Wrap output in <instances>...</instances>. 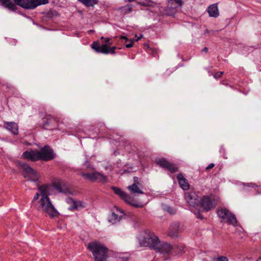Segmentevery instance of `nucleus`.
I'll return each instance as SVG.
<instances>
[{"label":"nucleus","mask_w":261,"mask_h":261,"mask_svg":"<svg viewBox=\"0 0 261 261\" xmlns=\"http://www.w3.org/2000/svg\"><path fill=\"white\" fill-rule=\"evenodd\" d=\"M124 215V212L118 207L115 206L113 211L109 216L108 221L112 224L119 222Z\"/></svg>","instance_id":"f8f14e48"},{"label":"nucleus","mask_w":261,"mask_h":261,"mask_svg":"<svg viewBox=\"0 0 261 261\" xmlns=\"http://www.w3.org/2000/svg\"><path fill=\"white\" fill-rule=\"evenodd\" d=\"M256 261H261V257H259Z\"/></svg>","instance_id":"a18cd8bd"},{"label":"nucleus","mask_w":261,"mask_h":261,"mask_svg":"<svg viewBox=\"0 0 261 261\" xmlns=\"http://www.w3.org/2000/svg\"><path fill=\"white\" fill-rule=\"evenodd\" d=\"M122 11H124V13H127L132 11V8L128 6H126L121 8Z\"/></svg>","instance_id":"2f4dec72"},{"label":"nucleus","mask_w":261,"mask_h":261,"mask_svg":"<svg viewBox=\"0 0 261 261\" xmlns=\"http://www.w3.org/2000/svg\"><path fill=\"white\" fill-rule=\"evenodd\" d=\"M51 185L53 186L54 190L55 189L60 193L63 192V190L62 188L60 185L54 184Z\"/></svg>","instance_id":"c85d7f7f"},{"label":"nucleus","mask_w":261,"mask_h":261,"mask_svg":"<svg viewBox=\"0 0 261 261\" xmlns=\"http://www.w3.org/2000/svg\"><path fill=\"white\" fill-rule=\"evenodd\" d=\"M55 158L53 150L48 146H45L39 151V160L48 161Z\"/></svg>","instance_id":"1a4fd4ad"},{"label":"nucleus","mask_w":261,"mask_h":261,"mask_svg":"<svg viewBox=\"0 0 261 261\" xmlns=\"http://www.w3.org/2000/svg\"><path fill=\"white\" fill-rule=\"evenodd\" d=\"M17 5L26 9H34L37 6L48 3V0H14Z\"/></svg>","instance_id":"39448f33"},{"label":"nucleus","mask_w":261,"mask_h":261,"mask_svg":"<svg viewBox=\"0 0 261 261\" xmlns=\"http://www.w3.org/2000/svg\"><path fill=\"white\" fill-rule=\"evenodd\" d=\"M87 168H90L92 172L91 173L82 172L80 174V175L86 179L89 180L91 182L98 181L101 182H105L107 181V177L106 176L98 172L93 171V168L89 167V166H87Z\"/></svg>","instance_id":"423d86ee"},{"label":"nucleus","mask_w":261,"mask_h":261,"mask_svg":"<svg viewBox=\"0 0 261 261\" xmlns=\"http://www.w3.org/2000/svg\"><path fill=\"white\" fill-rule=\"evenodd\" d=\"M182 5V0H168L167 4V8L169 10H171V15L176 8L181 7Z\"/></svg>","instance_id":"f3484780"},{"label":"nucleus","mask_w":261,"mask_h":261,"mask_svg":"<svg viewBox=\"0 0 261 261\" xmlns=\"http://www.w3.org/2000/svg\"><path fill=\"white\" fill-rule=\"evenodd\" d=\"M207 12L210 17H217L219 15L217 4L210 5L207 8Z\"/></svg>","instance_id":"4be33fe9"},{"label":"nucleus","mask_w":261,"mask_h":261,"mask_svg":"<svg viewBox=\"0 0 261 261\" xmlns=\"http://www.w3.org/2000/svg\"><path fill=\"white\" fill-rule=\"evenodd\" d=\"M185 197L187 202L192 207L196 206L200 202L199 197L195 192H186Z\"/></svg>","instance_id":"ddd939ff"},{"label":"nucleus","mask_w":261,"mask_h":261,"mask_svg":"<svg viewBox=\"0 0 261 261\" xmlns=\"http://www.w3.org/2000/svg\"><path fill=\"white\" fill-rule=\"evenodd\" d=\"M91 47L97 53H101L102 54H106V45L103 44L101 47L99 46V43L97 41H95L91 45Z\"/></svg>","instance_id":"5701e85b"},{"label":"nucleus","mask_w":261,"mask_h":261,"mask_svg":"<svg viewBox=\"0 0 261 261\" xmlns=\"http://www.w3.org/2000/svg\"><path fill=\"white\" fill-rule=\"evenodd\" d=\"M215 165L213 163L210 164L206 168L205 170L208 171L209 170L212 169L214 167Z\"/></svg>","instance_id":"c9c22d12"},{"label":"nucleus","mask_w":261,"mask_h":261,"mask_svg":"<svg viewBox=\"0 0 261 261\" xmlns=\"http://www.w3.org/2000/svg\"><path fill=\"white\" fill-rule=\"evenodd\" d=\"M215 261H229L227 257L224 256H219L215 259Z\"/></svg>","instance_id":"c756f323"},{"label":"nucleus","mask_w":261,"mask_h":261,"mask_svg":"<svg viewBox=\"0 0 261 261\" xmlns=\"http://www.w3.org/2000/svg\"><path fill=\"white\" fill-rule=\"evenodd\" d=\"M142 36L141 35L140 37H138V39L136 40L137 41H138L142 38Z\"/></svg>","instance_id":"c03bdc74"},{"label":"nucleus","mask_w":261,"mask_h":261,"mask_svg":"<svg viewBox=\"0 0 261 261\" xmlns=\"http://www.w3.org/2000/svg\"><path fill=\"white\" fill-rule=\"evenodd\" d=\"M129 256L127 253H123L121 254V256L119 257V258L121 259V261H128L129 259Z\"/></svg>","instance_id":"cd10ccee"},{"label":"nucleus","mask_w":261,"mask_h":261,"mask_svg":"<svg viewBox=\"0 0 261 261\" xmlns=\"http://www.w3.org/2000/svg\"><path fill=\"white\" fill-rule=\"evenodd\" d=\"M133 45H134V40H130V43L128 44H126L125 46L127 48H129V47H132L133 46Z\"/></svg>","instance_id":"e433bc0d"},{"label":"nucleus","mask_w":261,"mask_h":261,"mask_svg":"<svg viewBox=\"0 0 261 261\" xmlns=\"http://www.w3.org/2000/svg\"><path fill=\"white\" fill-rule=\"evenodd\" d=\"M223 74V72H218L214 74V77L215 79H219L222 76Z\"/></svg>","instance_id":"72a5a7b5"},{"label":"nucleus","mask_w":261,"mask_h":261,"mask_svg":"<svg viewBox=\"0 0 261 261\" xmlns=\"http://www.w3.org/2000/svg\"><path fill=\"white\" fill-rule=\"evenodd\" d=\"M106 51H107V53L106 54H108L109 53H111V54H114L115 53V49L117 48L115 46H113L112 47H109V46H108V44H106Z\"/></svg>","instance_id":"bb28decb"},{"label":"nucleus","mask_w":261,"mask_h":261,"mask_svg":"<svg viewBox=\"0 0 261 261\" xmlns=\"http://www.w3.org/2000/svg\"><path fill=\"white\" fill-rule=\"evenodd\" d=\"M22 158L25 160H30L31 161H36L39 160V150H32L30 151H25L22 155Z\"/></svg>","instance_id":"dca6fc26"},{"label":"nucleus","mask_w":261,"mask_h":261,"mask_svg":"<svg viewBox=\"0 0 261 261\" xmlns=\"http://www.w3.org/2000/svg\"><path fill=\"white\" fill-rule=\"evenodd\" d=\"M134 184H136L137 185L140 186L141 180L138 177H134Z\"/></svg>","instance_id":"f704fd0d"},{"label":"nucleus","mask_w":261,"mask_h":261,"mask_svg":"<svg viewBox=\"0 0 261 261\" xmlns=\"http://www.w3.org/2000/svg\"><path fill=\"white\" fill-rule=\"evenodd\" d=\"M21 167L25 171L24 177L33 181H37L40 178V175L30 166L26 164H22Z\"/></svg>","instance_id":"6e6552de"},{"label":"nucleus","mask_w":261,"mask_h":261,"mask_svg":"<svg viewBox=\"0 0 261 261\" xmlns=\"http://www.w3.org/2000/svg\"><path fill=\"white\" fill-rule=\"evenodd\" d=\"M42 124L44 129L52 130L58 126V121L53 116L47 115L42 118Z\"/></svg>","instance_id":"9b49d317"},{"label":"nucleus","mask_w":261,"mask_h":261,"mask_svg":"<svg viewBox=\"0 0 261 261\" xmlns=\"http://www.w3.org/2000/svg\"><path fill=\"white\" fill-rule=\"evenodd\" d=\"M202 51L207 53L208 51V48L206 47H205L203 48Z\"/></svg>","instance_id":"ea45409f"},{"label":"nucleus","mask_w":261,"mask_h":261,"mask_svg":"<svg viewBox=\"0 0 261 261\" xmlns=\"http://www.w3.org/2000/svg\"><path fill=\"white\" fill-rule=\"evenodd\" d=\"M87 248L91 252L94 261H107L109 257V249L98 241H93L88 244Z\"/></svg>","instance_id":"f03ea898"},{"label":"nucleus","mask_w":261,"mask_h":261,"mask_svg":"<svg viewBox=\"0 0 261 261\" xmlns=\"http://www.w3.org/2000/svg\"><path fill=\"white\" fill-rule=\"evenodd\" d=\"M0 2L4 7L11 11H15L17 9V5L12 0H0Z\"/></svg>","instance_id":"412c9836"},{"label":"nucleus","mask_w":261,"mask_h":261,"mask_svg":"<svg viewBox=\"0 0 261 261\" xmlns=\"http://www.w3.org/2000/svg\"><path fill=\"white\" fill-rule=\"evenodd\" d=\"M142 185H137L136 184H133L132 185L128 186L127 189L132 194H142L143 192L142 190Z\"/></svg>","instance_id":"aec40b11"},{"label":"nucleus","mask_w":261,"mask_h":261,"mask_svg":"<svg viewBox=\"0 0 261 261\" xmlns=\"http://www.w3.org/2000/svg\"><path fill=\"white\" fill-rule=\"evenodd\" d=\"M87 7H93L98 3V0H79Z\"/></svg>","instance_id":"a878e982"},{"label":"nucleus","mask_w":261,"mask_h":261,"mask_svg":"<svg viewBox=\"0 0 261 261\" xmlns=\"http://www.w3.org/2000/svg\"><path fill=\"white\" fill-rule=\"evenodd\" d=\"M210 33V31L208 30H206L205 31V33Z\"/></svg>","instance_id":"37998d69"},{"label":"nucleus","mask_w":261,"mask_h":261,"mask_svg":"<svg viewBox=\"0 0 261 261\" xmlns=\"http://www.w3.org/2000/svg\"><path fill=\"white\" fill-rule=\"evenodd\" d=\"M4 127L11 132L13 135H17L18 134V124L14 122H4Z\"/></svg>","instance_id":"a211bd4d"},{"label":"nucleus","mask_w":261,"mask_h":261,"mask_svg":"<svg viewBox=\"0 0 261 261\" xmlns=\"http://www.w3.org/2000/svg\"><path fill=\"white\" fill-rule=\"evenodd\" d=\"M197 218L202 219V217H201V215L199 214H198L197 215Z\"/></svg>","instance_id":"a19ab883"},{"label":"nucleus","mask_w":261,"mask_h":261,"mask_svg":"<svg viewBox=\"0 0 261 261\" xmlns=\"http://www.w3.org/2000/svg\"><path fill=\"white\" fill-rule=\"evenodd\" d=\"M139 241L141 246L149 247L153 249L160 243L159 238L153 232L148 229H145L140 233Z\"/></svg>","instance_id":"7ed1b4c3"},{"label":"nucleus","mask_w":261,"mask_h":261,"mask_svg":"<svg viewBox=\"0 0 261 261\" xmlns=\"http://www.w3.org/2000/svg\"><path fill=\"white\" fill-rule=\"evenodd\" d=\"M156 163L160 167L165 168L173 173L178 171V168L174 164L168 162L166 159H161L156 161Z\"/></svg>","instance_id":"4468645a"},{"label":"nucleus","mask_w":261,"mask_h":261,"mask_svg":"<svg viewBox=\"0 0 261 261\" xmlns=\"http://www.w3.org/2000/svg\"><path fill=\"white\" fill-rule=\"evenodd\" d=\"M101 39L103 40V42L105 43V44H108V46L112 44V43L110 42V39L109 38H105L103 37H101Z\"/></svg>","instance_id":"7c9ffc66"},{"label":"nucleus","mask_w":261,"mask_h":261,"mask_svg":"<svg viewBox=\"0 0 261 261\" xmlns=\"http://www.w3.org/2000/svg\"><path fill=\"white\" fill-rule=\"evenodd\" d=\"M112 189L116 194L119 195L121 199L128 204L136 207H143V205L142 204L139 205L136 204L134 199L128 194L122 191L120 189L115 187H113Z\"/></svg>","instance_id":"0eeeda50"},{"label":"nucleus","mask_w":261,"mask_h":261,"mask_svg":"<svg viewBox=\"0 0 261 261\" xmlns=\"http://www.w3.org/2000/svg\"><path fill=\"white\" fill-rule=\"evenodd\" d=\"M166 210L170 214H173L175 213V211L171 207H167Z\"/></svg>","instance_id":"473e14b6"},{"label":"nucleus","mask_w":261,"mask_h":261,"mask_svg":"<svg viewBox=\"0 0 261 261\" xmlns=\"http://www.w3.org/2000/svg\"><path fill=\"white\" fill-rule=\"evenodd\" d=\"M179 249V251H176L177 253H181L185 252V251H184V247H182V246L180 247Z\"/></svg>","instance_id":"4c0bfd02"},{"label":"nucleus","mask_w":261,"mask_h":261,"mask_svg":"<svg viewBox=\"0 0 261 261\" xmlns=\"http://www.w3.org/2000/svg\"><path fill=\"white\" fill-rule=\"evenodd\" d=\"M200 205L204 211H209L215 207L217 202L214 198L204 196L200 201Z\"/></svg>","instance_id":"9d476101"},{"label":"nucleus","mask_w":261,"mask_h":261,"mask_svg":"<svg viewBox=\"0 0 261 261\" xmlns=\"http://www.w3.org/2000/svg\"><path fill=\"white\" fill-rule=\"evenodd\" d=\"M217 213L219 218L228 224L234 226H237V220L235 215L231 213L228 209L226 208H219L217 211Z\"/></svg>","instance_id":"20e7f679"},{"label":"nucleus","mask_w":261,"mask_h":261,"mask_svg":"<svg viewBox=\"0 0 261 261\" xmlns=\"http://www.w3.org/2000/svg\"><path fill=\"white\" fill-rule=\"evenodd\" d=\"M175 249L176 248L173 249L172 246L170 244L166 242L161 243L160 242L154 250L163 254H169Z\"/></svg>","instance_id":"2eb2a0df"},{"label":"nucleus","mask_w":261,"mask_h":261,"mask_svg":"<svg viewBox=\"0 0 261 261\" xmlns=\"http://www.w3.org/2000/svg\"><path fill=\"white\" fill-rule=\"evenodd\" d=\"M70 201L72 202L73 204H74V206H70L69 209L70 211H74L80 208H83L85 205L83 202L81 201H75L70 199Z\"/></svg>","instance_id":"393cba45"},{"label":"nucleus","mask_w":261,"mask_h":261,"mask_svg":"<svg viewBox=\"0 0 261 261\" xmlns=\"http://www.w3.org/2000/svg\"><path fill=\"white\" fill-rule=\"evenodd\" d=\"M120 39L121 40H125L126 41H127L128 40V39L127 38H126L125 36H121L120 37Z\"/></svg>","instance_id":"58836bf2"},{"label":"nucleus","mask_w":261,"mask_h":261,"mask_svg":"<svg viewBox=\"0 0 261 261\" xmlns=\"http://www.w3.org/2000/svg\"><path fill=\"white\" fill-rule=\"evenodd\" d=\"M53 194L54 187L50 184L39 186L38 191L31 202L32 206L37 211L45 213L51 219L58 217L60 215L49 197Z\"/></svg>","instance_id":"f257e3e1"},{"label":"nucleus","mask_w":261,"mask_h":261,"mask_svg":"<svg viewBox=\"0 0 261 261\" xmlns=\"http://www.w3.org/2000/svg\"><path fill=\"white\" fill-rule=\"evenodd\" d=\"M178 228L179 225L177 224L170 225L168 231V235L171 237H176L178 233Z\"/></svg>","instance_id":"b1692460"},{"label":"nucleus","mask_w":261,"mask_h":261,"mask_svg":"<svg viewBox=\"0 0 261 261\" xmlns=\"http://www.w3.org/2000/svg\"><path fill=\"white\" fill-rule=\"evenodd\" d=\"M177 178L180 187L183 190H187L189 189V184L187 180L184 177L182 174H178L177 175Z\"/></svg>","instance_id":"6ab92c4d"},{"label":"nucleus","mask_w":261,"mask_h":261,"mask_svg":"<svg viewBox=\"0 0 261 261\" xmlns=\"http://www.w3.org/2000/svg\"><path fill=\"white\" fill-rule=\"evenodd\" d=\"M68 202L71 203L70 206H74V204H73L72 202L70 201V199H69Z\"/></svg>","instance_id":"79ce46f5"}]
</instances>
